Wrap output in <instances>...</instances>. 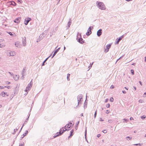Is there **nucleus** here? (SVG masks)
Segmentation results:
<instances>
[{"mask_svg":"<svg viewBox=\"0 0 146 146\" xmlns=\"http://www.w3.org/2000/svg\"><path fill=\"white\" fill-rule=\"evenodd\" d=\"M71 126V125H69V124H66L64 127V128L65 129V130H64V129L63 127L60 129L59 132L57 133L54 136V138H55L58 136L61 135L64 131H68L69 129H66V128L68 127V128H70Z\"/></svg>","mask_w":146,"mask_h":146,"instance_id":"f257e3e1","label":"nucleus"},{"mask_svg":"<svg viewBox=\"0 0 146 146\" xmlns=\"http://www.w3.org/2000/svg\"><path fill=\"white\" fill-rule=\"evenodd\" d=\"M97 6L100 9L103 10L106 9V7L104 3L102 2L97 1L96 2Z\"/></svg>","mask_w":146,"mask_h":146,"instance_id":"f03ea898","label":"nucleus"},{"mask_svg":"<svg viewBox=\"0 0 146 146\" xmlns=\"http://www.w3.org/2000/svg\"><path fill=\"white\" fill-rule=\"evenodd\" d=\"M81 37V34L78 33L76 39L77 40L78 39L77 41L79 43L81 44H83V42H84L83 41V39Z\"/></svg>","mask_w":146,"mask_h":146,"instance_id":"7ed1b4c3","label":"nucleus"},{"mask_svg":"<svg viewBox=\"0 0 146 146\" xmlns=\"http://www.w3.org/2000/svg\"><path fill=\"white\" fill-rule=\"evenodd\" d=\"M83 97V96L82 94H79L77 96V100L78 101V105L80 104H81L82 102V99Z\"/></svg>","mask_w":146,"mask_h":146,"instance_id":"20e7f679","label":"nucleus"},{"mask_svg":"<svg viewBox=\"0 0 146 146\" xmlns=\"http://www.w3.org/2000/svg\"><path fill=\"white\" fill-rule=\"evenodd\" d=\"M46 34H45L44 33H42L39 36V38H38L37 40V42H39L40 40H41L44 37L46 36Z\"/></svg>","mask_w":146,"mask_h":146,"instance_id":"39448f33","label":"nucleus"},{"mask_svg":"<svg viewBox=\"0 0 146 146\" xmlns=\"http://www.w3.org/2000/svg\"><path fill=\"white\" fill-rule=\"evenodd\" d=\"M93 27H90L88 29L87 32L86 33V35L87 36L90 35L92 33L91 30L92 29H93Z\"/></svg>","mask_w":146,"mask_h":146,"instance_id":"423d86ee","label":"nucleus"},{"mask_svg":"<svg viewBox=\"0 0 146 146\" xmlns=\"http://www.w3.org/2000/svg\"><path fill=\"white\" fill-rule=\"evenodd\" d=\"M7 5H12L14 6H16L17 5L16 3L13 1H9L7 2Z\"/></svg>","mask_w":146,"mask_h":146,"instance_id":"0eeeda50","label":"nucleus"},{"mask_svg":"<svg viewBox=\"0 0 146 146\" xmlns=\"http://www.w3.org/2000/svg\"><path fill=\"white\" fill-rule=\"evenodd\" d=\"M111 46V44H108L107 45L106 47V48L105 49L104 52L106 53L108 52L109 50V49L110 48Z\"/></svg>","mask_w":146,"mask_h":146,"instance_id":"6e6552de","label":"nucleus"},{"mask_svg":"<svg viewBox=\"0 0 146 146\" xmlns=\"http://www.w3.org/2000/svg\"><path fill=\"white\" fill-rule=\"evenodd\" d=\"M31 18L28 17L25 19L24 24L25 25H27L28 24L29 22L31 20Z\"/></svg>","mask_w":146,"mask_h":146,"instance_id":"1a4fd4ad","label":"nucleus"},{"mask_svg":"<svg viewBox=\"0 0 146 146\" xmlns=\"http://www.w3.org/2000/svg\"><path fill=\"white\" fill-rule=\"evenodd\" d=\"M102 30L100 29L97 32V35L98 36H100L102 35Z\"/></svg>","mask_w":146,"mask_h":146,"instance_id":"9d476101","label":"nucleus"},{"mask_svg":"<svg viewBox=\"0 0 146 146\" xmlns=\"http://www.w3.org/2000/svg\"><path fill=\"white\" fill-rule=\"evenodd\" d=\"M22 43L24 46L26 45V39L25 37H24L22 38Z\"/></svg>","mask_w":146,"mask_h":146,"instance_id":"9b49d317","label":"nucleus"},{"mask_svg":"<svg viewBox=\"0 0 146 146\" xmlns=\"http://www.w3.org/2000/svg\"><path fill=\"white\" fill-rule=\"evenodd\" d=\"M15 45L16 47L18 48H21V45L19 42H16L15 43Z\"/></svg>","mask_w":146,"mask_h":146,"instance_id":"f8f14e48","label":"nucleus"},{"mask_svg":"<svg viewBox=\"0 0 146 146\" xmlns=\"http://www.w3.org/2000/svg\"><path fill=\"white\" fill-rule=\"evenodd\" d=\"M123 35L120 37H119L118 40L116 41L115 44H118L119 42L123 38Z\"/></svg>","mask_w":146,"mask_h":146,"instance_id":"ddd939ff","label":"nucleus"},{"mask_svg":"<svg viewBox=\"0 0 146 146\" xmlns=\"http://www.w3.org/2000/svg\"><path fill=\"white\" fill-rule=\"evenodd\" d=\"M60 48H58L54 52V53L53 55L52 56V57L51 58H52L57 53V52L59 50H60Z\"/></svg>","mask_w":146,"mask_h":146,"instance_id":"4468645a","label":"nucleus"},{"mask_svg":"<svg viewBox=\"0 0 146 146\" xmlns=\"http://www.w3.org/2000/svg\"><path fill=\"white\" fill-rule=\"evenodd\" d=\"M20 18L18 17L15 19L14 21V22L16 23H18L20 22Z\"/></svg>","mask_w":146,"mask_h":146,"instance_id":"2eb2a0df","label":"nucleus"},{"mask_svg":"<svg viewBox=\"0 0 146 146\" xmlns=\"http://www.w3.org/2000/svg\"><path fill=\"white\" fill-rule=\"evenodd\" d=\"M71 18H70L69 19V21L68 22V28H69L70 26V25H71Z\"/></svg>","mask_w":146,"mask_h":146,"instance_id":"dca6fc26","label":"nucleus"},{"mask_svg":"<svg viewBox=\"0 0 146 146\" xmlns=\"http://www.w3.org/2000/svg\"><path fill=\"white\" fill-rule=\"evenodd\" d=\"M74 132V130L73 129L70 132V136L68 137V138L71 137L73 135V133Z\"/></svg>","mask_w":146,"mask_h":146,"instance_id":"f3484780","label":"nucleus"},{"mask_svg":"<svg viewBox=\"0 0 146 146\" xmlns=\"http://www.w3.org/2000/svg\"><path fill=\"white\" fill-rule=\"evenodd\" d=\"M13 78L15 81H17L19 79V77L17 75H15L13 76Z\"/></svg>","mask_w":146,"mask_h":146,"instance_id":"a211bd4d","label":"nucleus"},{"mask_svg":"<svg viewBox=\"0 0 146 146\" xmlns=\"http://www.w3.org/2000/svg\"><path fill=\"white\" fill-rule=\"evenodd\" d=\"M50 56H49L48 57V58H47L42 63V66H44V65H45V64L44 63H45V62H46L47 60L48 59V58L50 57Z\"/></svg>","mask_w":146,"mask_h":146,"instance_id":"6ab92c4d","label":"nucleus"},{"mask_svg":"<svg viewBox=\"0 0 146 146\" xmlns=\"http://www.w3.org/2000/svg\"><path fill=\"white\" fill-rule=\"evenodd\" d=\"M32 86L31 85V84H29L27 87L28 88V90H30Z\"/></svg>","mask_w":146,"mask_h":146,"instance_id":"aec40b11","label":"nucleus"},{"mask_svg":"<svg viewBox=\"0 0 146 146\" xmlns=\"http://www.w3.org/2000/svg\"><path fill=\"white\" fill-rule=\"evenodd\" d=\"M86 101H85L84 103V109H85L87 107V102H86Z\"/></svg>","mask_w":146,"mask_h":146,"instance_id":"412c9836","label":"nucleus"},{"mask_svg":"<svg viewBox=\"0 0 146 146\" xmlns=\"http://www.w3.org/2000/svg\"><path fill=\"white\" fill-rule=\"evenodd\" d=\"M7 93H5L3 92L1 93V95L3 97H4L5 96V95Z\"/></svg>","mask_w":146,"mask_h":146,"instance_id":"4be33fe9","label":"nucleus"},{"mask_svg":"<svg viewBox=\"0 0 146 146\" xmlns=\"http://www.w3.org/2000/svg\"><path fill=\"white\" fill-rule=\"evenodd\" d=\"M129 120V119H126L125 118H124L123 119V123H124V122H125L126 123H127L128 121Z\"/></svg>","mask_w":146,"mask_h":146,"instance_id":"5701e85b","label":"nucleus"},{"mask_svg":"<svg viewBox=\"0 0 146 146\" xmlns=\"http://www.w3.org/2000/svg\"><path fill=\"white\" fill-rule=\"evenodd\" d=\"M70 76V74H68L67 75V80L68 81H69L70 80V79L69 78Z\"/></svg>","mask_w":146,"mask_h":146,"instance_id":"b1692460","label":"nucleus"},{"mask_svg":"<svg viewBox=\"0 0 146 146\" xmlns=\"http://www.w3.org/2000/svg\"><path fill=\"white\" fill-rule=\"evenodd\" d=\"M28 133V131L27 130H26L25 131V132L23 134V135L24 136H25Z\"/></svg>","mask_w":146,"mask_h":146,"instance_id":"393cba45","label":"nucleus"},{"mask_svg":"<svg viewBox=\"0 0 146 146\" xmlns=\"http://www.w3.org/2000/svg\"><path fill=\"white\" fill-rule=\"evenodd\" d=\"M29 117H28V118H27L26 119V120H25V122H24V123L23 124V125H24L25 124H26V123H27V121H28V118H29Z\"/></svg>","mask_w":146,"mask_h":146,"instance_id":"a878e982","label":"nucleus"},{"mask_svg":"<svg viewBox=\"0 0 146 146\" xmlns=\"http://www.w3.org/2000/svg\"><path fill=\"white\" fill-rule=\"evenodd\" d=\"M132 137H130L129 136L126 137V139L127 140H130L131 139Z\"/></svg>","mask_w":146,"mask_h":146,"instance_id":"bb28decb","label":"nucleus"},{"mask_svg":"<svg viewBox=\"0 0 146 146\" xmlns=\"http://www.w3.org/2000/svg\"><path fill=\"white\" fill-rule=\"evenodd\" d=\"M114 100L113 98V97H111L110 99V101L113 102Z\"/></svg>","mask_w":146,"mask_h":146,"instance_id":"cd10ccee","label":"nucleus"},{"mask_svg":"<svg viewBox=\"0 0 146 146\" xmlns=\"http://www.w3.org/2000/svg\"><path fill=\"white\" fill-rule=\"evenodd\" d=\"M97 110L95 112L94 114V118H95L96 117V115H97Z\"/></svg>","mask_w":146,"mask_h":146,"instance_id":"c85d7f7f","label":"nucleus"},{"mask_svg":"<svg viewBox=\"0 0 146 146\" xmlns=\"http://www.w3.org/2000/svg\"><path fill=\"white\" fill-rule=\"evenodd\" d=\"M8 33L10 35L12 36H13L15 34L14 33H13V34H12L11 32H9V33Z\"/></svg>","mask_w":146,"mask_h":146,"instance_id":"c756f323","label":"nucleus"},{"mask_svg":"<svg viewBox=\"0 0 146 146\" xmlns=\"http://www.w3.org/2000/svg\"><path fill=\"white\" fill-rule=\"evenodd\" d=\"M25 73H22V76L21 77V79L23 80V76H25Z\"/></svg>","mask_w":146,"mask_h":146,"instance_id":"7c9ffc66","label":"nucleus"},{"mask_svg":"<svg viewBox=\"0 0 146 146\" xmlns=\"http://www.w3.org/2000/svg\"><path fill=\"white\" fill-rule=\"evenodd\" d=\"M146 116H144V115H143L141 117V118L142 119H145L146 118Z\"/></svg>","mask_w":146,"mask_h":146,"instance_id":"2f4dec72","label":"nucleus"},{"mask_svg":"<svg viewBox=\"0 0 146 146\" xmlns=\"http://www.w3.org/2000/svg\"><path fill=\"white\" fill-rule=\"evenodd\" d=\"M110 104H107V105H106V107L107 108H109L110 107Z\"/></svg>","mask_w":146,"mask_h":146,"instance_id":"473e14b6","label":"nucleus"},{"mask_svg":"<svg viewBox=\"0 0 146 146\" xmlns=\"http://www.w3.org/2000/svg\"><path fill=\"white\" fill-rule=\"evenodd\" d=\"M131 72L132 74L133 75L134 74V71L133 70H131Z\"/></svg>","mask_w":146,"mask_h":146,"instance_id":"72a5a7b5","label":"nucleus"},{"mask_svg":"<svg viewBox=\"0 0 146 146\" xmlns=\"http://www.w3.org/2000/svg\"><path fill=\"white\" fill-rule=\"evenodd\" d=\"M18 2L20 3H21L23 2V1L22 0H17Z\"/></svg>","mask_w":146,"mask_h":146,"instance_id":"f704fd0d","label":"nucleus"},{"mask_svg":"<svg viewBox=\"0 0 146 146\" xmlns=\"http://www.w3.org/2000/svg\"><path fill=\"white\" fill-rule=\"evenodd\" d=\"M25 69L24 68L22 70V73H25Z\"/></svg>","mask_w":146,"mask_h":146,"instance_id":"c9c22d12","label":"nucleus"},{"mask_svg":"<svg viewBox=\"0 0 146 146\" xmlns=\"http://www.w3.org/2000/svg\"><path fill=\"white\" fill-rule=\"evenodd\" d=\"M134 145H139V146H141V144H140V143H139V144H134Z\"/></svg>","mask_w":146,"mask_h":146,"instance_id":"e433bc0d","label":"nucleus"},{"mask_svg":"<svg viewBox=\"0 0 146 146\" xmlns=\"http://www.w3.org/2000/svg\"><path fill=\"white\" fill-rule=\"evenodd\" d=\"M5 88H7L8 89H9L10 88V87L9 86H6L4 87Z\"/></svg>","mask_w":146,"mask_h":146,"instance_id":"4c0bfd02","label":"nucleus"},{"mask_svg":"<svg viewBox=\"0 0 146 146\" xmlns=\"http://www.w3.org/2000/svg\"><path fill=\"white\" fill-rule=\"evenodd\" d=\"M18 130V129H14V133H13V134H15V132H16Z\"/></svg>","mask_w":146,"mask_h":146,"instance_id":"58836bf2","label":"nucleus"},{"mask_svg":"<svg viewBox=\"0 0 146 146\" xmlns=\"http://www.w3.org/2000/svg\"><path fill=\"white\" fill-rule=\"evenodd\" d=\"M25 137L24 135H21V137L20 138V140H21L22 139Z\"/></svg>","mask_w":146,"mask_h":146,"instance_id":"ea45409f","label":"nucleus"},{"mask_svg":"<svg viewBox=\"0 0 146 146\" xmlns=\"http://www.w3.org/2000/svg\"><path fill=\"white\" fill-rule=\"evenodd\" d=\"M8 73L10 74L12 76L13 75V73L11 72H8Z\"/></svg>","mask_w":146,"mask_h":146,"instance_id":"a19ab883","label":"nucleus"},{"mask_svg":"<svg viewBox=\"0 0 146 146\" xmlns=\"http://www.w3.org/2000/svg\"><path fill=\"white\" fill-rule=\"evenodd\" d=\"M143 96V97H146V92H145L144 93Z\"/></svg>","mask_w":146,"mask_h":146,"instance_id":"79ce46f5","label":"nucleus"},{"mask_svg":"<svg viewBox=\"0 0 146 146\" xmlns=\"http://www.w3.org/2000/svg\"><path fill=\"white\" fill-rule=\"evenodd\" d=\"M24 143H21L19 144V146H23L24 145Z\"/></svg>","mask_w":146,"mask_h":146,"instance_id":"37998d69","label":"nucleus"},{"mask_svg":"<svg viewBox=\"0 0 146 146\" xmlns=\"http://www.w3.org/2000/svg\"><path fill=\"white\" fill-rule=\"evenodd\" d=\"M108 122L109 123H111L112 122V120H109L108 121Z\"/></svg>","mask_w":146,"mask_h":146,"instance_id":"c03bdc74","label":"nucleus"},{"mask_svg":"<svg viewBox=\"0 0 146 146\" xmlns=\"http://www.w3.org/2000/svg\"><path fill=\"white\" fill-rule=\"evenodd\" d=\"M102 132L104 133H106V130H104L102 131Z\"/></svg>","mask_w":146,"mask_h":146,"instance_id":"a18cd8bd","label":"nucleus"},{"mask_svg":"<svg viewBox=\"0 0 146 146\" xmlns=\"http://www.w3.org/2000/svg\"><path fill=\"white\" fill-rule=\"evenodd\" d=\"M29 84H31V85L32 86V84H33L32 80L30 82Z\"/></svg>","mask_w":146,"mask_h":146,"instance_id":"49530a36","label":"nucleus"},{"mask_svg":"<svg viewBox=\"0 0 146 146\" xmlns=\"http://www.w3.org/2000/svg\"><path fill=\"white\" fill-rule=\"evenodd\" d=\"M110 88L113 89L114 88V86L113 85H111L110 87Z\"/></svg>","mask_w":146,"mask_h":146,"instance_id":"de8ad7c7","label":"nucleus"},{"mask_svg":"<svg viewBox=\"0 0 146 146\" xmlns=\"http://www.w3.org/2000/svg\"><path fill=\"white\" fill-rule=\"evenodd\" d=\"M28 90H28V88L26 87V88L25 90V91L27 92Z\"/></svg>","mask_w":146,"mask_h":146,"instance_id":"09e8293b","label":"nucleus"},{"mask_svg":"<svg viewBox=\"0 0 146 146\" xmlns=\"http://www.w3.org/2000/svg\"><path fill=\"white\" fill-rule=\"evenodd\" d=\"M99 121H103L104 120L102 119L101 118H100Z\"/></svg>","mask_w":146,"mask_h":146,"instance_id":"8fccbe9b","label":"nucleus"},{"mask_svg":"<svg viewBox=\"0 0 146 146\" xmlns=\"http://www.w3.org/2000/svg\"><path fill=\"white\" fill-rule=\"evenodd\" d=\"M109 113H110V112H109V111L108 110H107L106 111V113L108 114Z\"/></svg>","mask_w":146,"mask_h":146,"instance_id":"3c124183","label":"nucleus"},{"mask_svg":"<svg viewBox=\"0 0 146 146\" xmlns=\"http://www.w3.org/2000/svg\"><path fill=\"white\" fill-rule=\"evenodd\" d=\"M130 120H133V117H130Z\"/></svg>","mask_w":146,"mask_h":146,"instance_id":"603ef678","label":"nucleus"},{"mask_svg":"<svg viewBox=\"0 0 146 146\" xmlns=\"http://www.w3.org/2000/svg\"><path fill=\"white\" fill-rule=\"evenodd\" d=\"M108 98H107L105 100V102H108Z\"/></svg>","mask_w":146,"mask_h":146,"instance_id":"864d4df0","label":"nucleus"},{"mask_svg":"<svg viewBox=\"0 0 146 146\" xmlns=\"http://www.w3.org/2000/svg\"><path fill=\"white\" fill-rule=\"evenodd\" d=\"M122 92L123 94H125L126 93V92L124 90L122 91Z\"/></svg>","mask_w":146,"mask_h":146,"instance_id":"5fc2aeb1","label":"nucleus"},{"mask_svg":"<svg viewBox=\"0 0 146 146\" xmlns=\"http://www.w3.org/2000/svg\"><path fill=\"white\" fill-rule=\"evenodd\" d=\"M101 136V135L100 134H98L97 135V137H99Z\"/></svg>","mask_w":146,"mask_h":146,"instance_id":"6e6d98bb","label":"nucleus"},{"mask_svg":"<svg viewBox=\"0 0 146 146\" xmlns=\"http://www.w3.org/2000/svg\"><path fill=\"white\" fill-rule=\"evenodd\" d=\"M4 88V87L3 86H0V89H2Z\"/></svg>","mask_w":146,"mask_h":146,"instance_id":"4d7b16f0","label":"nucleus"},{"mask_svg":"<svg viewBox=\"0 0 146 146\" xmlns=\"http://www.w3.org/2000/svg\"><path fill=\"white\" fill-rule=\"evenodd\" d=\"M139 84H140L141 85H142V83L141 82V81H139Z\"/></svg>","mask_w":146,"mask_h":146,"instance_id":"13d9d810","label":"nucleus"},{"mask_svg":"<svg viewBox=\"0 0 146 146\" xmlns=\"http://www.w3.org/2000/svg\"><path fill=\"white\" fill-rule=\"evenodd\" d=\"M68 124H69V125H73V124H72V123L70 122Z\"/></svg>","mask_w":146,"mask_h":146,"instance_id":"bf43d9fd","label":"nucleus"},{"mask_svg":"<svg viewBox=\"0 0 146 146\" xmlns=\"http://www.w3.org/2000/svg\"><path fill=\"white\" fill-rule=\"evenodd\" d=\"M23 126H22V127L21 128V129L20 130V131H19V133H20V132L21 131V129H22V128H23Z\"/></svg>","mask_w":146,"mask_h":146,"instance_id":"052dcab7","label":"nucleus"},{"mask_svg":"<svg viewBox=\"0 0 146 146\" xmlns=\"http://www.w3.org/2000/svg\"><path fill=\"white\" fill-rule=\"evenodd\" d=\"M10 56H14V55L13 54H11L10 53Z\"/></svg>","mask_w":146,"mask_h":146,"instance_id":"680f3d73","label":"nucleus"},{"mask_svg":"<svg viewBox=\"0 0 146 146\" xmlns=\"http://www.w3.org/2000/svg\"><path fill=\"white\" fill-rule=\"evenodd\" d=\"M10 56H14V55L13 54H11L10 53Z\"/></svg>","mask_w":146,"mask_h":146,"instance_id":"e2e57ef3","label":"nucleus"},{"mask_svg":"<svg viewBox=\"0 0 146 146\" xmlns=\"http://www.w3.org/2000/svg\"><path fill=\"white\" fill-rule=\"evenodd\" d=\"M93 64V63H92V64L90 63V68H91V67H92V65Z\"/></svg>","mask_w":146,"mask_h":146,"instance_id":"0e129e2a","label":"nucleus"},{"mask_svg":"<svg viewBox=\"0 0 146 146\" xmlns=\"http://www.w3.org/2000/svg\"><path fill=\"white\" fill-rule=\"evenodd\" d=\"M124 88L126 90H128V88H127L126 87H124Z\"/></svg>","mask_w":146,"mask_h":146,"instance_id":"69168bd1","label":"nucleus"},{"mask_svg":"<svg viewBox=\"0 0 146 146\" xmlns=\"http://www.w3.org/2000/svg\"><path fill=\"white\" fill-rule=\"evenodd\" d=\"M10 82H7V84H10Z\"/></svg>","mask_w":146,"mask_h":146,"instance_id":"338daca9","label":"nucleus"},{"mask_svg":"<svg viewBox=\"0 0 146 146\" xmlns=\"http://www.w3.org/2000/svg\"><path fill=\"white\" fill-rule=\"evenodd\" d=\"M145 62H146V56L145 57Z\"/></svg>","mask_w":146,"mask_h":146,"instance_id":"774afa93","label":"nucleus"}]
</instances>
